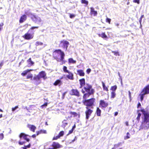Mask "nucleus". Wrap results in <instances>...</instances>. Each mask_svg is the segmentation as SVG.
<instances>
[{
	"instance_id": "nucleus-1",
	"label": "nucleus",
	"mask_w": 149,
	"mask_h": 149,
	"mask_svg": "<svg viewBox=\"0 0 149 149\" xmlns=\"http://www.w3.org/2000/svg\"><path fill=\"white\" fill-rule=\"evenodd\" d=\"M65 56L64 52L60 49H56L53 52L54 58L58 62H62V63H64Z\"/></svg>"
},
{
	"instance_id": "nucleus-2",
	"label": "nucleus",
	"mask_w": 149,
	"mask_h": 149,
	"mask_svg": "<svg viewBox=\"0 0 149 149\" xmlns=\"http://www.w3.org/2000/svg\"><path fill=\"white\" fill-rule=\"evenodd\" d=\"M144 118H143L141 125L140 126L139 130L143 129L147 130L149 128V113L143 114Z\"/></svg>"
},
{
	"instance_id": "nucleus-3",
	"label": "nucleus",
	"mask_w": 149,
	"mask_h": 149,
	"mask_svg": "<svg viewBox=\"0 0 149 149\" xmlns=\"http://www.w3.org/2000/svg\"><path fill=\"white\" fill-rule=\"evenodd\" d=\"M84 89L85 91L82 89V93H84L85 91L87 93L84 94L83 96V98L84 99H86L87 96L88 97L90 95L93 94L95 92L94 89L92 88V86L88 84H86L84 87Z\"/></svg>"
},
{
	"instance_id": "nucleus-4",
	"label": "nucleus",
	"mask_w": 149,
	"mask_h": 149,
	"mask_svg": "<svg viewBox=\"0 0 149 149\" xmlns=\"http://www.w3.org/2000/svg\"><path fill=\"white\" fill-rule=\"evenodd\" d=\"M38 26H33L31 27L29 30L28 32L25 33L23 36V37L26 40H29L33 38V34L35 31H33L35 29H38Z\"/></svg>"
},
{
	"instance_id": "nucleus-5",
	"label": "nucleus",
	"mask_w": 149,
	"mask_h": 149,
	"mask_svg": "<svg viewBox=\"0 0 149 149\" xmlns=\"http://www.w3.org/2000/svg\"><path fill=\"white\" fill-rule=\"evenodd\" d=\"M95 99L94 98H92L88 100H86L84 102V104L89 107H91V108L93 109V106L94 105V103L95 101Z\"/></svg>"
},
{
	"instance_id": "nucleus-6",
	"label": "nucleus",
	"mask_w": 149,
	"mask_h": 149,
	"mask_svg": "<svg viewBox=\"0 0 149 149\" xmlns=\"http://www.w3.org/2000/svg\"><path fill=\"white\" fill-rule=\"evenodd\" d=\"M29 136V135L27 134H26L24 133H21L19 135V137L20 139V140H19V141L18 143L19 145H22L24 144L26 142L25 141H21V140L22 139H24L27 142H29L30 140L29 139L27 138V136Z\"/></svg>"
},
{
	"instance_id": "nucleus-7",
	"label": "nucleus",
	"mask_w": 149,
	"mask_h": 149,
	"mask_svg": "<svg viewBox=\"0 0 149 149\" xmlns=\"http://www.w3.org/2000/svg\"><path fill=\"white\" fill-rule=\"evenodd\" d=\"M46 75V74L45 71H42L39 73L38 75L34 77L33 79L38 81H40V79L41 78H43L44 79H45Z\"/></svg>"
},
{
	"instance_id": "nucleus-8",
	"label": "nucleus",
	"mask_w": 149,
	"mask_h": 149,
	"mask_svg": "<svg viewBox=\"0 0 149 149\" xmlns=\"http://www.w3.org/2000/svg\"><path fill=\"white\" fill-rule=\"evenodd\" d=\"M31 19L35 23L39 25H42L43 24L41 18L38 16L33 15V17H31Z\"/></svg>"
},
{
	"instance_id": "nucleus-9",
	"label": "nucleus",
	"mask_w": 149,
	"mask_h": 149,
	"mask_svg": "<svg viewBox=\"0 0 149 149\" xmlns=\"http://www.w3.org/2000/svg\"><path fill=\"white\" fill-rule=\"evenodd\" d=\"M69 45V42L67 41L63 40L60 42L61 46L64 49H65V51L67 50Z\"/></svg>"
},
{
	"instance_id": "nucleus-10",
	"label": "nucleus",
	"mask_w": 149,
	"mask_h": 149,
	"mask_svg": "<svg viewBox=\"0 0 149 149\" xmlns=\"http://www.w3.org/2000/svg\"><path fill=\"white\" fill-rule=\"evenodd\" d=\"M86 109L87 110L85 111V114L86 116V119L88 120L90 116H91V114L93 112V110L90 109V107H86Z\"/></svg>"
},
{
	"instance_id": "nucleus-11",
	"label": "nucleus",
	"mask_w": 149,
	"mask_h": 149,
	"mask_svg": "<svg viewBox=\"0 0 149 149\" xmlns=\"http://www.w3.org/2000/svg\"><path fill=\"white\" fill-rule=\"evenodd\" d=\"M52 148H49V149H57L62 147V146L58 143L53 142L52 144Z\"/></svg>"
},
{
	"instance_id": "nucleus-12",
	"label": "nucleus",
	"mask_w": 149,
	"mask_h": 149,
	"mask_svg": "<svg viewBox=\"0 0 149 149\" xmlns=\"http://www.w3.org/2000/svg\"><path fill=\"white\" fill-rule=\"evenodd\" d=\"M70 94L72 95H74L78 97L79 96V92L77 89H72L70 92Z\"/></svg>"
},
{
	"instance_id": "nucleus-13",
	"label": "nucleus",
	"mask_w": 149,
	"mask_h": 149,
	"mask_svg": "<svg viewBox=\"0 0 149 149\" xmlns=\"http://www.w3.org/2000/svg\"><path fill=\"white\" fill-rule=\"evenodd\" d=\"M108 105L107 103L104 100H100V107L102 108H106Z\"/></svg>"
},
{
	"instance_id": "nucleus-14",
	"label": "nucleus",
	"mask_w": 149,
	"mask_h": 149,
	"mask_svg": "<svg viewBox=\"0 0 149 149\" xmlns=\"http://www.w3.org/2000/svg\"><path fill=\"white\" fill-rule=\"evenodd\" d=\"M142 91L146 95L149 94V85L144 88Z\"/></svg>"
},
{
	"instance_id": "nucleus-15",
	"label": "nucleus",
	"mask_w": 149,
	"mask_h": 149,
	"mask_svg": "<svg viewBox=\"0 0 149 149\" xmlns=\"http://www.w3.org/2000/svg\"><path fill=\"white\" fill-rule=\"evenodd\" d=\"M79 83L80 85V88H81L83 86L85 85V79L84 78H82V79L79 80Z\"/></svg>"
},
{
	"instance_id": "nucleus-16",
	"label": "nucleus",
	"mask_w": 149,
	"mask_h": 149,
	"mask_svg": "<svg viewBox=\"0 0 149 149\" xmlns=\"http://www.w3.org/2000/svg\"><path fill=\"white\" fill-rule=\"evenodd\" d=\"M27 127L30 129L31 131L33 132H35V130L36 129V127L33 125L29 124L27 125Z\"/></svg>"
},
{
	"instance_id": "nucleus-17",
	"label": "nucleus",
	"mask_w": 149,
	"mask_h": 149,
	"mask_svg": "<svg viewBox=\"0 0 149 149\" xmlns=\"http://www.w3.org/2000/svg\"><path fill=\"white\" fill-rule=\"evenodd\" d=\"M68 73L69 74L66 75V77L69 79L72 80H73L74 77L73 74L70 72H69Z\"/></svg>"
},
{
	"instance_id": "nucleus-18",
	"label": "nucleus",
	"mask_w": 149,
	"mask_h": 149,
	"mask_svg": "<svg viewBox=\"0 0 149 149\" xmlns=\"http://www.w3.org/2000/svg\"><path fill=\"white\" fill-rule=\"evenodd\" d=\"M26 19V15H24L20 17L19 20V22L22 23Z\"/></svg>"
},
{
	"instance_id": "nucleus-19",
	"label": "nucleus",
	"mask_w": 149,
	"mask_h": 149,
	"mask_svg": "<svg viewBox=\"0 0 149 149\" xmlns=\"http://www.w3.org/2000/svg\"><path fill=\"white\" fill-rule=\"evenodd\" d=\"M91 13L92 14H93L94 16H96L97 14V11L94 10L93 8L92 7L91 8Z\"/></svg>"
},
{
	"instance_id": "nucleus-20",
	"label": "nucleus",
	"mask_w": 149,
	"mask_h": 149,
	"mask_svg": "<svg viewBox=\"0 0 149 149\" xmlns=\"http://www.w3.org/2000/svg\"><path fill=\"white\" fill-rule=\"evenodd\" d=\"M77 72L80 76H84L85 73L83 71L81 70H77Z\"/></svg>"
},
{
	"instance_id": "nucleus-21",
	"label": "nucleus",
	"mask_w": 149,
	"mask_h": 149,
	"mask_svg": "<svg viewBox=\"0 0 149 149\" xmlns=\"http://www.w3.org/2000/svg\"><path fill=\"white\" fill-rule=\"evenodd\" d=\"M62 84L61 80L60 79H58L54 83V84L55 86L58 85L60 86Z\"/></svg>"
},
{
	"instance_id": "nucleus-22",
	"label": "nucleus",
	"mask_w": 149,
	"mask_h": 149,
	"mask_svg": "<svg viewBox=\"0 0 149 149\" xmlns=\"http://www.w3.org/2000/svg\"><path fill=\"white\" fill-rule=\"evenodd\" d=\"M146 94L143 93L142 91H141V93L139 94V96L140 97V100L141 102L143 100L144 96Z\"/></svg>"
},
{
	"instance_id": "nucleus-23",
	"label": "nucleus",
	"mask_w": 149,
	"mask_h": 149,
	"mask_svg": "<svg viewBox=\"0 0 149 149\" xmlns=\"http://www.w3.org/2000/svg\"><path fill=\"white\" fill-rule=\"evenodd\" d=\"M37 135H38L40 134H47V132L46 130H41L40 131H38L36 132Z\"/></svg>"
},
{
	"instance_id": "nucleus-24",
	"label": "nucleus",
	"mask_w": 149,
	"mask_h": 149,
	"mask_svg": "<svg viewBox=\"0 0 149 149\" xmlns=\"http://www.w3.org/2000/svg\"><path fill=\"white\" fill-rule=\"evenodd\" d=\"M31 70H26L24 71L22 73L21 75L23 76H24L25 75H26L28 72H29Z\"/></svg>"
},
{
	"instance_id": "nucleus-25",
	"label": "nucleus",
	"mask_w": 149,
	"mask_h": 149,
	"mask_svg": "<svg viewBox=\"0 0 149 149\" xmlns=\"http://www.w3.org/2000/svg\"><path fill=\"white\" fill-rule=\"evenodd\" d=\"M98 36L99 37H101L103 38H107V36L105 34V33H102L101 34H99Z\"/></svg>"
},
{
	"instance_id": "nucleus-26",
	"label": "nucleus",
	"mask_w": 149,
	"mask_h": 149,
	"mask_svg": "<svg viewBox=\"0 0 149 149\" xmlns=\"http://www.w3.org/2000/svg\"><path fill=\"white\" fill-rule=\"evenodd\" d=\"M27 62L28 65L30 66H31L33 65L34 64V63L31 61V58H30L28 60Z\"/></svg>"
},
{
	"instance_id": "nucleus-27",
	"label": "nucleus",
	"mask_w": 149,
	"mask_h": 149,
	"mask_svg": "<svg viewBox=\"0 0 149 149\" xmlns=\"http://www.w3.org/2000/svg\"><path fill=\"white\" fill-rule=\"evenodd\" d=\"M67 121L65 120H64L62 121V126L63 128H64L68 124V123L66 122Z\"/></svg>"
},
{
	"instance_id": "nucleus-28",
	"label": "nucleus",
	"mask_w": 149,
	"mask_h": 149,
	"mask_svg": "<svg viewBox=\"0 0 149 149\" xmlns=\"http://www.w3.org/2000/svg\"><path fill=\"white\" fill-rule=\"evenodd\" d=\"M96 112L97 115V116H100L101 110L98 107L97 108Z\"/></svg>"
},
{
	"instance_id": "nucleus-29",
	"label": "nucleus",
	"mask_w": 149,
	"mask_h": 149,
	"mask_svg": "<svg viewBox=\"0 0 149 149\" xmlns=\"http://www.w3.org/2000/svg\"><path fill=\"white\" fill-rule=\"evenodd\" d=\"M117 88V86L116 85H115L113 86H112L111 87L110 90L112 91V92H115Z\"/></svg>"
},
{
	"instance_id": "nucleus-30",
	"label": "nucleus",
	"mask_w": 149,
	"mask_h": 149,
	"mask_svg": "<svg viewBox=\"0 0 149 149\" xmlns=\"http://www.w3.org/2000/svg\"><path fill=\"white\" fill-rule=\"evenodd\" d=\"M69 62L70 63H76V61L74 60L72 58H70L68 59Z\"/></svg>"
},
{
	"instance_id": "nucleus-31",
	"label": "nucleus",
	"mask_w": 149,
	"mask_h": 149,
	"mask_svg": "<svg viewBox=\"0 0 149 149\" xmlns=\"http://www.w3.org/2000/svg\"><path fill=\"white\" fill-rule=\"evenodd\" d=\"M102 84L104 90L108 91V88L105 86L104 83L103 82H102Z\"/></svg>"
},
{
	"instance_id": "nucleus-32",
	"label": "nucleus",
	"mask_w": 149,
	"mask_h": 149,
	"mask_svg": "<svg viewBox=\"0 0 149 149\" xmlns=\"http://www.w3.org/2000/svg\"><path fill=\"white\" fill-rule=\"evenodd\" d=\"M116 96V93L115 92H111V98H114Z\"/></svg>"
},
{
	"instance_id": "nucleus-33",
	"label": "nucleus",
	"mask_w": 149,
	"mask_h": 149,
	"mask_svg": "<svg viewBox=\"0 0 149 149\" xmlns=\"http://www.w3.org/2000/svg\"><path fill=\"white\" fill-rule=\"evenodd\" d=\"M43 44L42 42L39 41H37L36 42L35 45L37 46L39 45H42Z\"/></svg>"
},
{
	"instance_id": "nucleus-34",
	"label": "nucleus",
	"mask_w": 149,
	"mask_h": 149,
	"mask_svg": "<svg viewBox=\"0 0 149 149\" xmlns=\"http://www.w3.org/2000/svg\"><path fill=\"white\" fill-rule=\"evenodd\" d=\"M122 143L121 142H119L118 143L115 144L114 145V147L115 148H117L120 146H121L122 145Z\"/></svg>"
},
{
	"instance_id": "nucleus-35",
	"label": "nucleus",
	"mask_w": 149,
	"mask_h": 149,
	"mask_svg": "<svg viewBox=\"0 0 149 149\" xmlns=\"http://www.w3.org/2000/svg\"><path fill=\"white\" fill-rule=\"evenodd\" d=\"M144 16V15H143L141 16V17H140V20H139V22L140 25V28H141V27H142V25H141V21L142 20V19L143 18V17Z\"/></svg>"
},
{
	"instance_id": "nucleus-36",
	"label": "nucleus",
	"mask_w": 149,
	"mask_h": 149,
	"mask_svg": "<svg viewBox=\"0 0 149 149\" xmlns=\"http://www.w3.org/2000/svg\"><path fill=\"white\" fill-rule=\"evenodd\" d=\"M25 13L26 15L29 16L31 18V17H33V15H34L30 12H26Z\"/></svg>"
},
{
	"instance_id": "nucleus-37",
	"label": "nucleus",
	"mask_w": 149,
	"mask_h": 149,
	"mask_svg": "<svg viewBox=\"0 0 149 149\" xmlns=\"http://www.w3.org/2000/svg\"><path fill=\"white\" fill-rule=\"evenodd\" d=\"M81 2L82 3L85 4L86 5H88V1L86 0H81Z\"/></svg>"
},
{
	"instance_id": "nucleus-38",
	"label": "nucleus",
	"mask_w": 149,
	"mask_h": 149,
	"mask_svg": "<svg viewBox=\"0 0 149 149\" xmlns=\"http://www.w3.org/2000/svg\"><path fill=\"white\" fill-rule=\"evenodd\" d=\"M63 69L64 72L68 73L70 72L67 70V67L65 66H64Z\"/></svg>"
},
{
	"instance_id": "nucleus-39",
	"label": "nucleus",
	"mask_w": 149,
	"mask_h": 149,
	"mask_svg": "<svg viewBox=\"0 0 149 149\" xmlns=\"http://www.w3.org/2000/svg\"><path fill=\"white\" fill-rule=\"evenodd\" d=\"M64 134V132L63 131H61L59 133L58 135L61 137Z\"/></svg>"
},
{
	"instance_id": "nucleus-40",
	"label": "nucleus",
	"mask_w": 149,
	"mask_h": 149,
	"mask_svg": "<svg viewBox=\"0 0 149 149\" xmlns=\"http://www.w3.org/2000/svg\"><path fill=\"white\" fill-rule=\"evenodd\" d=\"M33 77V75L31 74H29L27 75V79H28L29 78H31V80L32 79Z\"/></svg>"
},
{
	"instance_id": "nucleus-41",
	"label": "nucleus",
	"mask_w": 149,
	"mask_h": 149,
	"mask_svg": "<svg viewBox=\"0 0 149 149\" xmlns=\"http://www.w3.org/2000/svg\"><path fill=\"white\" fill-rule=\"evenodd\" d=\"M141 114L140 113H138V116L136 118V119H137V120H138V121L140 119V117L141 116Z\"/></svg>"
},
{
	"instance_id": "nucleus-42",
	"label": "nucleus",
	"mask_w": 149,
	"mask_h": 149,
	"mask_svg": "<svg viewBox=\"0 0 149 149\" xmlns=\"http://www.w3.org/2000/svg\"><path fill=\"white\" fill-rule=\"evenodd\" d=\"M112 52L114 53V54L116 56H119V52H116V51H112Z\"/></svg>"
},
{
	"instance_id": "nucleus-43",
	"label": "nucleus",
	"mask_w": 149,
	"mask_h": 149,
	"mask_svg": "<svg viewBox=\"0 0 149 149\" xmlns=\"http://www.w3.org/2000/svg\"><path fill=\"white\" fill-rule=\"evenodd\" d=\"M130 135V133L128 132H127V136L126 137H125L124 139H126L130 138V137L129 136V135Z\"/></svg>"
},
{
	"instance_id": "nucleus-44",
	"label": "nucleus",
	"mask_w": 149,
	"mask_h": 149,
	"mask_svg": "<svg viewBox=\"0 0 149 149\" xmlns=\"http://www.w3.org/2000/svg\"><path fill=\"white\" fill-rule=\"evenodd\" d=\"M4 138V135L2 133L0 134V140H2Z\"/></svg>"
},
{
	"instance_id": "nucleus-45",
	"label": "nucleus",
	"mask_w": 149,
	"mask_h": 149,
	"mask_svg": "<svg viewBox=\"0 0 149 149\" xmlns=\"http://www.w3.org/2000/svg\"><path fill=\"white\" fill-rule=\"evenodd\" d=\"M70 113L72 115H74V116H76L77 115V113L74 112H70Z\"/></svg>"
},
{
	"instance_id": "nucleus-46",
	"label": "nucleus",
	"mask_w": 149,
	"mask_h": 149,
	"mask_svg": "<svg viewBox=\"0 0 149 149\" xmlns=\"http://www.w3.org/2000/svg\"><path fill=\"white\" fill-rule=\"evenodd\" d=\"M111 19L110 18H107L106 19V22H108L109 24H110Z\"/></svg>"
},
{
	"instance_id": "nucleus-47",
	"label": "nucleus",
	"mask_w": 149,
	"mask_h": 149,
	"mask_svg": "<svg viewBox=\"0 0 149 149\" xmlns=\"http://www.w3.org/2000/svg\"><path fill=\"white\" fill-rule=\"evenodd\" d=\"M60 137L59 136V135H58V136H54L53 139V140H57Z\"/></svg>"
},
{
	"instance_id": "nucleus-48",
	"label": "nucleus",
	"mask_w": 149,
	"mask_h": 149,
	"mask_svg": "<svg viewBox=\"0 0 149 149\" xmlns=\"http://www.w3.org/2000/svg\"><path fill=\"white\" fill-rule=\"evenodd\" d=\"M47 102H45L41 106V107L42 108H43L44 107H46V106H47Z\"/></svg>"
},
{
	"instance_id": "nucleus-49",
	"label": "nucleus",
	"mask_w": 149,
	"mask_h": 149,
	"mask_svg": "<svg viewBox=\"0 0 149 149\" xmlns=\"http://www.w3.org/2000/svg\"><path fill=\"white\" fill-rule=\"evenodd\" d=\"M18 106H15V107L13 108H12V111H15L16 109H18Z\"/></svg>"
},
{
	"instance_id": "nucleus-50",
	"label": "nucleus",
	"mask_w": 149,
	"mask_h": 149,
	"mask_svg": "<svg viewBox=\"0 0 149 149\" xmlns=\"http://www.w3.org/2000/svg\"><path fill=\"white\" fill-rule=\"evenodd\" d=\"M75 15L73 14H70V17L71 18H72L75 17Z\"/></svg>"
},
{
	"instance_id": "nucleus-51",
	"label": "nucleus",
	"mask_w": 149,
	"mask_h": 149,
	"mask_svg": "<svg viewBox=\"0 0 149 149\" xmlns=\"http://www.w3.org/2000/svg\"><path fill=\"white\" fill-rule=\"evenodd\" d=\"M133 2L135 3H137L138 4L140 3L139 0H133Z\"/></svg>"
},
{
	"instance_id": "nucleus-52",
	"label": "nucleus",
	"mask_w": 149,
	"mask_h": 149,
	"mask_svg": "<svg viewBox=\"0 0 149 149\" xmlns=\"http://www.w3.org/2000/svg\"><path fill=\"white\" fill-rule=\"evenodd\" d=\"M74 130H73L72 129H71V130H70L68 132V133L67 135V136L69 134H71L72 133L73 131Z\"/></svg>"
},
{
	"instance_id": "nucleus-53",
	"label": "nucleus",
	"mask_w": 149,
	"mask_h": 149,
	"mask_svg": "<svg viewBox=\"0 0 149 149\" xmlns=\"http://www.w3.org/2000/svg\"><path fill=\"white\" fill-rule=\"evenodd\" d=\"M3 64V61H1L0 63V69L1 68Z\"/></svg>"
},
{
	"instance_id": "nucleus-54",
	"label": "nucleus",
	"mask_w": 149,
	"mask_h": 149,
	"mask_svg": "<svg viewBox=\"0 0 149 149\" xmlns=\"http://www.w3.org/2000/svg\"><path fill=\"white\" fill-rule=\"evenodd\" d=\"M91 70L90 68L86 70V72L88 74H89V73L91 72Z\"/></svg>"
},
{
	"instance_id": "nucleus-55",
	"label": "nucleus",
	"mask_w": 149,
	"mask_h": 149,
	"mask_svg": "<svg viewBox=\"0 0 149 149\" xmlns=\"http://www.w3.org/2000/svg\"><path fill=\"white\" fill-rule=\"evenodd\" d=\"M129 93V98H130V100H131V93L130 91H128Z\"/></svg>"
},
{
	"instance_id": "nucleus-56",
	"label": "nucleus",
	"mask_w": 149,
	"mask_h": 149,
	"mask_svg": "<svg viewBox=\"0 0 149 149\" xmlns=\"http://www.w3.org/2000/svg\"><path fill=\"white\" fill-rule=\"evenodd\" d=\"M27 148H29L31 146V144H29V145L27 146H25Z\"/></svg>"
},
{
	"instance_id": "nucleus-57",
	"label": "nucleus",
	"mask_w": 149,
	"mask_h": 149,
	"mask_svg": "<svg viewBox=\"0 0 149 149\" xmlns=\"http://www.w3.org/2000/svg\"><path fill=\"white\" fill-rule=\"evenodd\" d=\"M66 92H65L64 93H63V96H62V98L63 99H64V97H65V96L66 93Z\"/></svg>"
},
{
	"instance_id": "nucleus-58",
	"label": "nucleus",
	"mask_w": 149,
	"mask_h": 149,
	"mask_svg": "<svg viewBox=\"0 0 149 149\" xmlns=\"http://www.w3.org/2000/svg\"><path fill=\"white\" fill-rule=\"evenodd\" d=\"M76 128V125L75 124H74L73 126L72 127V129L73 130H74Z\"/></svg>"
},
{
	"instance_id": "nucleus-59",
	"label": "nucleus",
	"mask_w": 149,
	"mask_h": 149,
	"mask_svg": "<svg viewBox=\"0 0 149 149\" xmlns=\"http://www.w3.org/2000/svg\"><path fill=\"white\" fill-rule=\"evenodd\" d=\"M118 112H116L114 113V116H116L118 115Z\"/></svg>"
},
{
	"instance_id": "nucleus-60",
	"label": "nucleus",
	"mask_w": 149,
	"mask_h": 149,
	"mask_svg": "<svg viewBox=\"0 0 149 149\" xmlns=\"http://www.w3.org/2000/svg\"><path fill=\"white\" fill-rule=\"evenodd\" d=\"M141 106V104L139 102L138 104V105H137V107L138 108H139V107Z\"/></svg>"
},
{
	"instance_id": "nucleus-61",
	"label": "nucleus",
	"mask_w": 149,
	"mask_h": 149,
	"mask_svg": "<svg viewBox=\"0 0 149 149\" xmlns=\"http://www.w3.org/2000/svg\"><path fill=\"white\" fill-rule=\"evenodd\" d=\"M36 135L35 134H33L32 135V137L33 138H34L36 137Z\"/></svg>"
},
{
	"instance_id": "nucleus-62",
	"label": "nucleus",
	"mask_w": 149,
	"mask_h": 149,
	"mask_svg": "<svg viewBox=\"0 0 149 149\" xmlns=\"http://www.w3.org/2000/svg\"><path fill=\"white\" fill-rule=\"evenodd\" d=\"M75 141L74 139H73V140H72L71 141V142H70V143H72L74 142Z\"/></svg>"
},
{
	"instance_id": "nucleus-63",
	"label": "nucleus",
	"mask_w": 149,
	"mask_h": 149,
	"mask_svg": "<svg viewBox=\"0 0 149 149\" xmlns=\"http://www.w3.org/2000/svg\"><path fill=\"white\" fill-rule=\"evenodd\" d=\"M3 25V23H1L0 24V26H2Z\"/></svg>"
},
{
	"instance_id": "nucleus-64",
	"label": "nucleus",
	"mask_w": 149,
	"mask_h": 149,
	"mask_svg": "<svg viewBox=\"0 0 149 149\" xmlns=\"http://www.w3.org/2000/svg\"><path fill=\"white\" fill-rule=\"evenodd\" d=\"M22 148L23 149H27V148L25 146H24V147H22Z\"/></svg>"
}]
</instances>
